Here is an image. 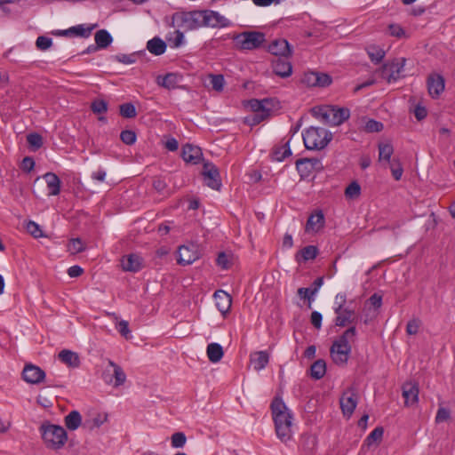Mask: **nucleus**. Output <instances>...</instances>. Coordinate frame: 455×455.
Here are the masks:
<instances>
[{"mask_svg": "<svg viewBox=\"0 0 455 455\" xmlns=\"http://www.w3.org/2000/svg\"><path fill=\"white\" fill-rule=\"evenodd\" d=\"M326 373V363L323 359L316 360L310 367V377L314 379H321Z\"/></svg>", "mask_w": 455, "mask_h": 455, "instance_id": "473e14b6", "label": "nucleus"}, {"mask_svg": "<svg viewBox=\"0 0 455 455\" xmlns=\"http://www.w3.org/2000/svg\"><path fill=\"white\" fill-rule=\"evenodd\" d=\"M406 59H395L390 63H385L379 72L383 79L388 83L395 82L402 76V72L405 65Z\"/></svg>", "mask_w": 455, "mask_h": 455, "instance_id": "0eeeda50", "label": "nucleus"}, {"mask_svg": "<svg viewBox=\"0 0 455 455\" xmlns=\"http://www.w3.org/2000/svg\"><path fill=\"white\" fill-rule=\"evenodd\" d=\"M91 109L95 114H104L108 111V102L104 100H95L91 104Z\"/></svg>", "mask_w": 455, "mask_h": 455, "instance_id": "09e8293b", "label": "nucleus"}, {"mask_svg": "<svg viewBox=\"0 0 455 455\" xmlns=\"http://www.w3.org/2000/svg\"><path fill=\"white\" fill-rule=\"evenodd\" d=\"M291 155L290 148V140H287L281 146H275L272 149V157L274 160L281 162L285 157Z\"/></svg>", "mask_w": 455, "mask_h": 455, "instance_id": "c756f323", "label": "nucleus"}, {"mask_svg": "<svg viewBox=\"0 0 455 455\" xmlns=\"http://www.w3.org/2000/svg\"><path fill=\"white\" fill-rule=\"evenodd\" d=\"M427 86L429 96L438 99L445 88L444 77L437 73H431L427 78Z\"/></svg>", "mask_w": 455, "mask_h": 455, "instance_id": "9d476101", "label": "nucleus"}, {"mask_svg": "<svg viewBox=\"0 0 455 455\" xmlns=\"http://www.w3.org/2000/svg\"><path fill=\"white\" fill-rule=\"evenodd\" d=\"M267 51L275 57H290L292 54L290 44L283 38L275 39L271 42L267 47Z\"/></svg>", "mask_w": 455, "mask_h": 455, "instance_id": "dca6fc26", "label": "nucleus"}, {"mask_svg": "<svg viewBox=\"0 0 455 455\" xmlns=\"http://www.w3.org/2000/svg\"><path fill=\"white\" fill-rule=\"evenodd\" d=\"M268 116L266 114L252 113L244 118V124L254 126L267 119Z\"/></svg>", "mask_w": 455, "mask_h": 455, "instance_id": "de8ad7c7", "label": "nucleus"}, {"mask_svg": "<svg viewBox=\"0 0 455 455\" xmlns=\"http://www.w3.org/2000/svg\"><path fill=\"white\" fill-rule=\"evenodd\" d=\"M337 315L334 323L336 326L345 327L350 323H354L356 322V316L354 309H350L348 307L342 308L339 313H335Z\"/></svg>", "mask_w": 455, "mask_h": 455, "instance_id": "4be33fe9", "label": "nucleus"}, {"mask_svg": "<svg viewBox=\"0 0 455 455\" xmlns=\"http://www.w3.org/2000/svg\"><path fill=\"white\" fill-rule=\"evenodd\" d=\"M383 124L374 119H369L364 126L367 132H379L383 130Z\"/></svg>", "mask_w": 455, "mask_h": 455, "instance_id": "3c124183", "label": "nucleus"}, {"mask_svg": "<svg viewBox=\"0 0 455 455\" xmlns=\"http://www.w3.org/2000/svg\"><path fill=\"white\" fill-rule=\"evenodd\" d=\"M121 140L126 145H133L136 142L137 135L132 130H124L120 134Z\"/></svg>", "mask_w": 455, "mask_h": 455, "instance_id": "8fccbe9b", "label": "nucleus"}, {"mask_svg": "<svg viewBox=\"0 0 455 455\" xmlns=\"http://www.w3.org/2000/svg\"><path fill=\"white\" fill-rule=\"evenodd\" d=\"M324 225V215L322 211L312 213L306 224V232H317Z\"/></svg>", "mask_w": 455, "mask_h": 455, "instance_id": "5701e85b", "label": "nucleus"}, {"mask_svg": "<svg viewBox=\"0 0 455 455\" xmlns=\"http://www.w3.org/2000/svg\"><path fill=\"white\" fill-rule=\"evenodd\" d=\"M351 349V345H343L333 341L330 348L331 360L339 366H345L348 361Z\"/></svg>", "mask_w": 455, "mask_h": 455, "instance_id": "1a4fd4ad", "label": "nucleus"}, {"mask_svg": "<svg viewBox=\"0 0 455 455\" xmlns=\"http://www.w3.org/2000/svg\"><path fill=\"white\" fill-rule=\"evenodd\" d=\"M203 156L199 147L191 144H186L182 148L181 156L186 163L196 164Z\"/></svg>", "mask_w": 455, "mask_h": 455, "instance_id": "6ab92c4d", "label": "nucleus"}, {"mask_svg": "<svg viewBox=\"0 0 455 455\" xmlns=\"http://www.w3.org/2000/svg\"><path fill=\"white\" fill-rule=\"evenodd\" d=\"M44 179L47 184L49 196H57L60 192L61 181L60 178L53 172H47L44 175Z\"/></svg>", "mask_w": 455, "mask_h": 455, "instance_id": "393cba45", "label": "nucleus"}, {"mask_svg": "<svg viewBox=\"0 0 455 455\" xmlns=\"http://www.w3.org/2000/svg\"><path fill=\"white\" fill-rule=\"evenodd\" d=\"M321 161L315 157L300 158L296 161V169L301 179L309 177L312 172L315 169L321 168Z\"/></svg>", "mask_w": 455, "mask_h": 455, "instance_id": "f8f14e48", "label": "nucleus"}, {"mask_svg": "<svg viewBox=\"0 0 455 455\" xmlns=\"http://www.w3.org/2000/svg\"><path fill=\"white\" fill-rule=\"evenodd\" d=\"M59 359L71 368H78L80 366V358L77 353L68 349L61 350L58 355Z\"/></svg>", "mask_w": 455, "mask_h": 455, "instance_id": "b1692460", "label": "nucleus"}, {"mask_svg": "<svg viewBox=\"0 0 455 455\" xmlns=\"http://www.w3.org/2000/svg\"><path fill=\"white\" fill-rule=\"evenodd\" d=\"M147 49L154 55L159 56L165 52L166 44L159 37H154L147 43Z\"/></svg>", "mask_w": 455, "mask_h": 455, "instance_id": "c85d7f7f", "label": "nucleus"}, {"mask_svg": "<svg viewBox=\"0 0 455 455\" xmlns=\"http://www.w3.org/2000/svg\"><path fill=\"white\" fill-rule=\"evenodd\" d=\"M384 434V429L382 427H377L374 428L371 434L365 439V443L368 446L371 445L373 443H379L382 440Z\"/></svg>", "mask_w": 455, "mask_h": 455, "instance_id": "a19ab883", "label": "nucleus"}, {"mask_svg": "<svg viewBox=\"0 0 455 455\" xmlns=\"http://www.w3.org/2000/svg\"><path fill=\"white\" fill-rule=\"evenodd\" d=\"M213 297L215 299L216 307L222 315H226L228 312H229L232 304V299L228 293L222 290H219L214 292Z\"/></svg>", "mask_w": 455, "mask_h": 455, "instance_id": "aec40b11", "label": "nucleus"}, {"mask_svg": "<svg viewBox=\"0 0 455 455\" xmlns=\"http://www.w3.org/2000/svg\"><path fill=\"white\" fill-rule=\"evenodd\" d=\"M270 407L277 437L283 443L290 441L292 437L291 412L279 396H275L273 399Z\"/></svg>", "mask_w": 455, "mask_h": 455, "instance_id": "f257e3e1", "label": "nucleus"}, {"mask_svg": "<svg viewBox=\"0 0 455 455\" xmlns=\"http://www.w3.org/2000/svg\"><path fill=\"white\" fill-rule=\"evenodd\" d=\"M34 167H35V161L32 157L26 156L23 158V160L21 162V166H20L22 171H24L25 172H30L34 169Z\"/></svg>", "mask_w": 455, "mask_h": 455, "instance_id": "338daca9", "label": "nucleus"}, {"mask_svg": "<svg viewBox=\"0 0 455 455\" xmlns=\"http://www.w3.org/2000/svg\"><path fill=\"white\" fill-rule=\"evenodd\" d=\"M269 362V355L266 351H258L251 355V363L255 371L264 369Z\"/></svg>", "mask_w": 455, "mask_h": 455, "instance_id": "a878e982", "label": "nucleus"}, {"mask_svg": "<svg viewBox=\"0 0 455 455\" xmlns=\"http://www.w3.org/2000/svg\"><path fill=\"white\" fill-rule=\"evenodd\" d=\"M96 26L97 25L95 24L91 27L85 28L84 25H77V26L69 28V31L72 33V36H81V37L86 38V37L90 36L92 29Z\"/></svg>", "mask_w": 455, "mask_h": 455, "instance_id": "e433bc0d", "label": "nucleus"}, {"mask_svg": "<svg viewBox=\"0 0 455 455\" xmlns=\"http://www.w3.org/2000/svg\"><path fill=\"white\" fill-rule=\"evenodd\" d=\"M317 78L315 86L326 87L332 82L331 76L325 73L317 72Z\"/></svg>", "mask_w": 455, "mask_h": 455, "instance_id": "4d7b16f0", "label": "nucleus"}, {"mask_svg": "<svg viewBox=\"0 0 455 455\" xmlns=\"http://www.w3.org/2000/svg\"><path fill=\"white\" fill-rule=\"evenodd\" d=\"M85 250V246L80 238H72L68 245V251L71 254H77Z\"/></svg>", "mask_w": 455, "mask_h": 455, "instance_id": "37998d69", "label": "nucleus"}, {"mask_svg": "<svg viewBox=\"0 0 455 455\" xmlns=\"http://www.w3.org/2000/svg\"><path fill=\"white\" fill-rule=\"evenodd\" d=\"M356 396V393L353 388L347 389L341 395L339 403L342 412L345 416L350 417L353 414L357 405Z\"/></svg>", "mask_w": 455, "mask_h": 455, "instance_id": "ddd939ff", "label": "nucleus"}, {"mask_svg": "<svg viewBox=\"0 0 455 455\" xmlns=\"http://www.w3.org/2000/svg\"><path fill=\"white\" fill-rule=\"evenodd\" d=\"M27 141L33 150H37L43 146V137L37 132L28 134Z\"/></svg>", "mask_w": 455, "mask_h": 455, "instance_id": "a18cd8bd", "label": "nucleus"}, {"mask_svg": "<svg viewBox=\"0 0 455 455\" xmlns=\"http://www.w3.org/2000/svg\"><path fill=\"white\" fill-rule=\"evenodd\" d=\"M180 80L179 75L175 73H168L164 76L161 77L159 76L157 78V83L159 85L171 90L174 89L178 86V83Z\"/></svg>", "mask_w": 455, "mask_h": 455, "instance_id": "2f4dec72", "label": "nucleus"}, {"mask_svg": "<svg viewBox=\"0 0 455 455\" xmlns=\"http://www.w3.org/2000/svg\"><path fill=\"white\" fill-rule=\"evenodd\" d=\"M420 321L418 319H412L408 322L406 326V331L409 335H415L419 332Z\"/></svg>", "mask_w": 455, "mask_h": 455, "instance_id": "680f3d73", "label": "nucleus"}, {"mask_svg": "<svg viewBox=\"0 0 455 455\" xmlns=\"http://www.w3.org/2000/svg\"><path fill=\"white\" fill-rule=\"evenodd\" d=\"M25 228L28 234L35 238L43 237L44 235L40 226L35 221L29 220L26 223Z\"/></svg>", "mask_w": 455, "mask_h": 455, "instance_id": "c03bdc74", "label": "nucleus"}, {"mask_svg": "<svg viewBox=\"0 0 455 455\" xmlns=\"http://www.w3.org/2000/svg\"><path fill=\"white\" fill-rule=\"evenodd\" d=\"M318 248L316 246L307 245L296 253L295 259L299 263L301 261L314 259L318 255Z\"/></svg>", "mask_w": 455, "mask_h": 455, "instance_id": "bb28decb", "label": "nucleus"}, {"mask_svg": "<svg viewBox=\"0 0 455 455\" xmlns=\"http://www.w3.org/2000/svg\"><path fill=\"white\" fill-rule=\"evenodd\" d=\"M122 268L127 272H138L143 267V259L135 253L124 256L121 260Z\"/></svg>", "mask_w": 455, "mask_h": 455, "instance_id": "a211bd4d", "label": "nucleus"}, {"mask_svg": "<svg viewBox=\"0 0 455 455\" xmlns=\"http://www.w3.org/2000/svg\"><path fill=\"white\" fill-rule=\"evenodd\" d=\"M451 417L450 411L446 408L440 407L435 416V422L442 423L448 420Z\"/></svg>", "mask_w": 455, "mask_h": 455, "instance_id": "052dcab7", "label": "nucleus"}, {"mask_svg": "<svg viewBox=\"0 0 455 455\" xmlns=\"http://www.w3.org/2000/svg\"><path fill=\"white\" fill-rule=\"evenodd\" d=\"M202 20H204V27L224 28L229 24L228 19L220 15L219 12L211 10L203 11Z\"/></svg>", "mask_w": 455, "mask_h": 455, "instance_id": "2eb2a0df", "label": "nucleus"}, {"mask_svg": "<svg viewBox=\"0 0 455 455\" xmlns=\"http://www.w3.org/2000/svg\"><path fill=\"white\" fill-rule=\"evenodd\" d=\"M117 330L119 333L124 337L125 339L130 338V329H129V323L127 321L122 320L117 324Z\"/></svg>", "mask_w": 455, "mask_h": 455, "instance_id": "0e129e2a", "label": "nucleus"}, {"mask_svg": "<svg viewBox=\"0 0 455 455\" xmlns=\"http://www.w3.org/2000/svg\"><path fill=\"white\" fill-rule=\"evenodd\" d=\"M288 58L289 57L278 56L272 60V69L276 76L284 78L291 75L292 66L288 60Z\"/></svg>", "mask_w": 455, "mask_h": 455, "instance_id": "4468645a", "label": "nucleus"}, {"mask_svg": "<svg viewBox=\"0 0 455 455\" xmlns=\"http://www.w3.org/2000/svg\"><path fill=\"white\" fill-rule=\"evenodd\" d=\"M347 300V296L345 293H338L335 298V303L337 304V307L334 308L335 313H339L342 310V308H346L345 303Z\"/></svg>", "mask_w": 455, "mask_h": 455, "instance_id": "69168bd1", "label": "nucleus"}, {"mask_svg": "<svg viewBox=\"0 0 455 455\" xmlns=\"http://www.w3.org/2000/svg\"><path fill=\"white\" fill-rule=\"evenodd\" d=\"M202 175L205 184L215 190L221 188V180L219 169L210 162H205L203 166Z\"/></svg>", "mask_w": 455, "mask_h": 455, "instance_id": "6e6552de", "label": "nucleus"}, {"mask_svg": "<svg viewBox=\"0 0 455 455\" xmlns=\"http://www.w3.org/2000/svg\"><path fill=\"white\" fill-rule=\"evenodd\" d=\"M45 372L39 366L33 363H27L22 371V379L29 384L36 385L45 379Z\"/></svg>", "mask_w": 455, "mask_h": 455, "instance_id": "9b49d317", "label": "nucleus"}, {"mask_svg": "<svg viewBox=\"0 0 455 455\" xmlns=\"http://www.w3.org/2000/svg\"><path fill=\"white\" fill-rule=\"evenodd\" d=\"M235 47L240 51H253L260 48L266 42V35L256 30L243 31L231 37Z\"/></svg>", "mask_w": 455, "mask_h": 455, "instance_id": "7ed1b4c3", "label": "nucleus"}, {"mask_svg": "<svg viewBox=\"0 0 455 455\" xmlns=\"http://www.w3.org/2000/svg\"><path fill=\"white\" fill-rule=\"evenodd\" d=\"M394 152L393 146L389 143H380L379 145V160H386L390 162L391 156Z\"/></svg>", "mask_w": 455, "mask_h": 455, "instance_id": "58836bf2", "label": "nucleus"}, {"mask_svg": "<svg viewBox=\"0 0 455 455\" xmlns=\"http://www.w3.org/2000/svg\"><path fill=\"white\" fill-rule=\"evenodd\" d=\"M65 426L69 430L77 429L82 423V417L79 411H72L64 419Z\"/></svg>", "mask_w": 455, "mask_h": 455, "instance_id": "72a5a7b5", "label": "nucleus"}, {"mask_svg": "<svg viewBox=\"0 0 455 455\" xmlns=\"http://www.w3.org/2000/svg\"><path fill=\"white\" fill-rule=\"evenodd\" d=\"M356 336V329L355 326H351L347 329L341 336L339 337L335 341L343 345H350V341H353Z\"/></svg>", "mask_w": 455, "mask_h": 455, "instance_id": "4c0bfd02", "label": "nucleus"}, {"mask_svg": "<svg viewBox=\"0 0 455 455\" xmlns=\"http://www.w3.org/2000/svg\"><path fill=\"white\" fill-rule=\"evenodd\" d=\"M361 195V187L357 181H352L345 189V196L348 199H354Z\"/></svg>", "mask_w": 455, "mask_h": 455, "instance_id": "79ce46f5", "label": "nucleus"}, {"mask_svg": "<svg viewBox=\"0 0 455 455\" xmlns=\"http://www.w3.org/2000/svg\"><path fill=\"white\" fill-rule=\"evenodd\" d=\"M119 111H120V115L124 118H133L137 115L136 108L131 102L124 103V104L120 105Z\"/></svg>", "mask_w": 455, "mask_h": 455, "instance_id": "ea45409f", "label": "nucleus"}, {"mask_svg": "<svg viewBox=\"0 0 455 455\" xmlns=\"http://www.w3.org/2000/svg\"><path fill=\"white\" fill-rule=\"evenodd\" d=\"M403 396L406 405H412L418 402L419 399V387L416 383L406 382L402 387Z\"/></svg>", "mask_w": 455, "mask_h": 455, "instance_id": "412c9836", "label": "nucleus"}, {"mask_svg": "<svg viewBox=\"0 0 455 455\" xmlns=\"http://www.w3.org/2000/svg\"><path fill=\"white\" fill-rule=\"evenodd\" d=\"M315 114L320 116L323 121L330 125H339L350 116V111L347 108L327 106L320 108Z\"/></svg>", "mask_w": 455, "mask_h": 455, "instance_id": "39448f33", "label": "nucleus"}, {"mask_svg": "<svg viewBox=\"0 0 455 455\" xmlns=\"http://www.w3.org/2000/svg\"><path fill=\"white\" fill-rule=\"evenodd\" d=\"M187 443V437L183 432H176L171 437V443L173 448H182Z\"/></svg>", "mask_w": 455, "mask_h": 455, "instance_id": "49530a36", "label": "nucleus"}, {"mask_svg": "<svg viewBox=\"0 0 455 455\" xmlns=\"http://www.w3.org/2000/svg\"><path fill=\"white\" fill-rule=\"evenodd\" d=\"M207 356L212 363H218L223 357L224 352L219 343H211L207 346Z\"/></svg>", "mask_w": 455, "mask_h": 455, "instance_id": "7c9ffc66", "label": "nucleus"}, {"mask_svg": "<svg viewBox=\"0 0 455 455\" xmlns=\"http://www.w3.org/2000/svg\"><path fill=\"white\" fill-rule=\"evenodd\" d=\"M45 446L52 450L61 449L68 440V435L63 427L43 423L39 428Z\"/></svg>", "mask_w": 455, "mask_h": 455, "instance_id": "f03ea898", "label": "nucleus"}, {"mask_svg": "<svg viewBox=\"0 0 455 455\" xmlns=\"http://www.w3.org/2000/svg\"><path fill=\"white\" fill-rule=\"evenodd\" d=\"M297 293L300 299H307V301H308L307 306H308V307H311V303H312V301H314L315 299H314V296H311L310 289L301 287V288L298 289Z\"/></svg>", "mask_w": 455, "mask_h": 455, "instance_id": "bf43d9fd", "label": "nucleus"}, {"mask_svg": "<svg viewBox=\"0 0 455 455\" xmlns=\"http://www.w3.org/2000/svg\"><path fill=\"white\" fill-rule=\"evenodd\" d=\"M116 61L123 64H132L136 61V53L124 54L119 53L113 57Z\"/></svg>", "mask_w": 455, "mask_h": 455, "instance_id": "5fc2aeb1", "label": "nucleus"}, {"mask_svg": "<svg viewBox=\"0 0 455 455\" xmlns=\"http://www.w3.org/2000/svg\"><path fill=\"white\" fill-rule=\"evenodd\" d=\"M317 78V72L310 71L305 73L302 82L307 86H315Z\"/></svg>", "mask_w": 455, "mask_h": 455, "instance_id": "13d9d810", "label": "nucleus"}, {"mask_svg": "<svg viewBox=\"0 0 455 455\" xmlns=\"http://www.w3.org/2000/svg\"><path fill=\"white\" fill-rule=\"evenodd\" d=\"M322 320H323V316H322L321 313H319L317 311L312 312L311 317H310V322L315 329L319 330L321 328Z\"/></svg>", "mask_w": 455, "mask_h": 455, "instance_id": "774afa93", "label": "nucleus"}, {"mask_svg": "<svg viewBox=\"0 0 455 455\" xmlns=\"http://www.w3.org/2000/svg\"><path fill=\"white\" fill-rule=\"evenodd\" d=\"M108 364L113 368V377L115 378L114 387H119L124 384L126 380V375L121 366L116 364L115 362L108 360Z\"/></svg>", "mask_w": 455, "mask_h": 455, "instance_id": "c9c22d12", "label": "nucleus"}, {"mask_svg": "<svg viewBox=\"0 0 455 455\" xmlns=\"http://www.w3.org/2000/svg\"><path fill=\"white\" fill-rule=\"evenodd\" d=\"M224 76L222 75H211V84L216 92H221L224 87Z\"/></svg>", "mask_w": 455, "mask_h": 455, "instance_id": "603ef678", "label": "nucleus"}, {"mask_svg": "<svg viewBox=\"0 0 455 455\" xmlns=\"http://www.w3.org/2000/svg\"><path fill=\"white\" fill-rule=\"evenodd\" d=\"M52 44V40L50 37L40 36L37 37L36 45L39 50L45 51Z\"/></svg>", "mask_w": 455, "mask_h": 455, "instance_id": "6e6d98bb", "label": "nucleus"}, {"mask_svg": "<svg viewBox=\"0 0 455 455\" xmlns=\"http://www.w3.org/2000/svg\"><path fill=\"white\" fill-rule=\"evenodd\" d=\"M390 168H391V172H392V175H393L394 179L395 180H400L402 178L403 172L401 164L398 161L394 159L390 163Z\"/></svg>", "mask_w": 455, "mask_h": 455, "instance_id": "864d4df0", "label": "nucleus"}, {"mask_svg": "<svg viewBox=\"0 0 455 455\" xmlns=\"http://www.w3.org/2000/svg\"><path fill=\"white\" fill-rule=\"evenodd\" d=\"M366 52L371 60L375 64L380 63L386 55L385 51L377 45H369Z\"/></svg>", "mask_w": 455, "mask_h": 455, "instance_id": "f704fd0d", "label": "nucleus"}, {"mask_svg": "<svg viewBox=\"0 0 455 455\" xmlns=\"http://www.w3.org/2000/svg\"><path fill=\"white\" fill-rule=\"evenodd\" d=\"M203 11L175 12L172 15V22L178 27H183L188 30H194L204 27Z\"/></svg>", "mask_w": 455, "mask_h": 455, "instance_id": "423d86ee", "label": "nucleus"}, {"mask_svg": "<svg viewBox=\"0 0 455 455\" xmlns=\"http://www.w3.org/2000/svg\"><path fill=\"white\" fill-rule=\"evenodd\" d=\"M305 147L308 150L324 148L332 139V134L321 127L311 126L302 134Z\"/></svg>", "mask_w": 455, "mask_h": 455, "instance_id": "20e7f679", "label": "nucleus"}, {"mask_svg": "<svg viewBox=\"0 0 455 455\" xmlns=\"http://www.w3.org/2000/svg\"><path fill=\"white\" fill-rule=\"evenodd\" d=\"M248 105L253 113L264 114V107H262L261 100L252 99L248 101Z\"/></svg>", "mask_w": 455, "mask_h": 455, "instance_id": "e2e57ef3", "label": "nucleus"}, {"mask_svg": "<svg viewBox=\"0 0 455 455\" xmlns=\"http://www.w3.org/2000/svg\"><path fill=\"white\" fill-rule=\"evenodd\" d=\"M94 40L100 49H106L112 44L113 37L108 30L100 29L95 33Z\"/></svg>", "mask_w": 455, "mask_h": 455, "instance_id": "cd10ccee", "label": "nucleus"}, {"mask_svg": "<svg viewBox=\"0 0 455 455\" xmlns=\"http://www.w3.org/2000/svg\"><path fill=\"white\" fill-rule=\"evenodd\" d=\"M178 263L180 265H189L195 262L198 258V251L194 244L190 246L181 245L179 247Z\"/></svg>", "mask_w": 455, "mask_h": 455, "instance_id": "f3484780", "label": "nucleus"}]
</instances>
